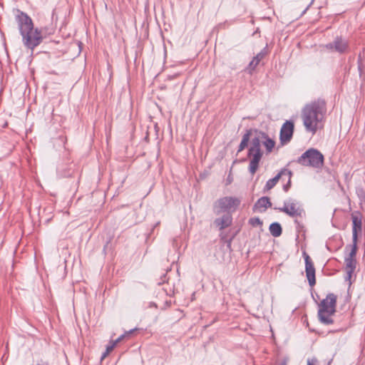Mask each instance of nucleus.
<instances>
[{
    "label": "nucleus",
    "mask_w": 365,
    "mask_h": 365,
    "mask_svg": "<svg viewBox=\"0 0 365 365\" xmlns=\"http://www.w3.org/2000/svg\"><path fill=\"white\" fill-rule=\"evenodd\" d=\"M323 154L316 148H309L297 160V163L302 166L313 168H321L324 165Z\"/></svg>",
    "instance_id": "5"
},
{
    "label": "nucleus",
    "mask_w": 365,
    "mask_h": 365,
    "mask_svg": "<svg viewBox=\"0 0 365 365\" xmlns=\"http://www.w3.org/2000/svg\"><path fill=\"white\" fill-rule=\"evenodd\" d=\"M249 224L252 227H257L262 225V222L258 217H252L249 220Z\"/></svg>",
    "instance_id": "20"
},
{
    "label": "nucleus",
    "mask_w": 365,
    "mask_h": 365,
    "mask_svg": "<svg viewBox=\"0 0 365 365\" xmlns=\"http://www.w3.org/2000/svg\"><path fill=\"white\" fill-rule=\"evenodd\" d=\"M303 257L305 262L306 276L309 286L313 287L316 284L315 267L312 259L306 252H303Z\"/></svg>",
    "instance_id": "10"
},
{
    "label": "nucleus",
    "mask_w": 365,
    "mask_h": 365,
    "mask_svg": "<svg viewBox=\"0 0 365 365\" xmlns=\"http://www.w3.org/2000/svg\"><path fill=\"white\" fill-rule=\"evenodd\" d=\"M261 143L260 131H259L257 135L252 139L247 153L248 158H251L248 169L252 175L257 172L263 155L260 148Z\"/></svg>",
    "instance_id": "4"
},
{
    "label": "nucleus",
    "mask_w": 365,
    "mask_h": 365,
    "mask_svg": "<svg viewBox=\"0 0 365 365\" xmlns=\"http://www.w3.org/2000/svg\"><path fill=\"white\" fill-rule=\"evenodd\" d=\"M272 206V202L268 197L264 196L257 200L255 202L253 210H259L260 212H264L267 208Z\"/></svg>",
    "instance_id": "17"
},
{
    "label": "nucleus",
    "mask_w": 365,
    "mask_h": 365,
    "mask_svg": "<svg viewBox=\"0 0 365 365\" xmlns=\"http://www.w3.org/2000/svg\"><path fill=\"white\" fill-rule=\"evenodd\" d=\"M327 103L322 98L307 103L302 109L301 117L305 130L314 135L320 128L327 114Z\"/></svg>",
    "instance_id": "1"
},
{
    "label": "nucleus",
    "mask_w": 365,
    "mask_h": 365,
    "mask_svg": "<svg viewBox=\"0 0 365 365\" xmlns=\"http://www.w3.org/2000/svg\"><path fill=\"white\" fill-rule=\"evenodd\" d=\"M15 19L22 36L24 45L33 51L43 41L41 31L38 29H34L31 19L26 13L19 9L16 10Z\"/></svg>",
    "instance_id": "2"
},
{
    "label": "nucleus",
    "mask_w": 365,
    "mask_h": 365,
    "mask_svg": "<svg viewBox=\"0 0 365 365\" xmlns=\"http://www.w3.org/2000/svg\"><path fill=\"white\" fill-rule=\"evenodd\" d=\"M260 137L262 144L264 146L266 149V153L269 154L272 153L273 148L275 146V141L271 138H269V135L263 131H260Z\"/></svg>",
    "instance_id": "16"
},
{
    "label": "nucleus",
    "mask_w": 365,
    "mask_h": 365,
    "mask_svg": "<svg viewBox=\"0 0 365 365\" xmlns=\"http://www.w3.org/2000/svg\"><path fill=\"white\" fill-rule=\"evenodd\" d=\"M241 200L235 197H222L216 200L212 205L213 212L216 215L222 213L232 215L240 206Z\"/></svg>",
    "instance_id": "6"
},
{
    "label": "nucleus",
    "mask_w": 365,
    "mask_h": 365,
    "mask_svg": "<svg viewBox=\"0 0 365 365\" xmlns=\"http://www.w3.org/2000/svg\"><path fill=\"white\" fill-rule=\"evenodd\" d=\"M292 173L291 170L286 168L281 170V171L276 176L267 181L264 187V192L272 189L280 179L284 180V177H292Z\"/></svg>",
    "instance_id": "12"
},
{
    "label": "nucleus",
    "mask_w": 365,
    "mask_h": 365,
    "mask_svg": "<svg viewBox=\"0 0 365 365\" xmlns=\"http://www.w3.org/2000/svg\"><path fill=\"white\" fill-rule=\"evenodd\" d=\"M307 365H314L310 359L307 360Z\"/></svg>",
    "instance_id": "26"
},
{
    "label": "nucleus",
    "mask_w": 365,
    "mask_h": 365,
    "mask_svg": "<svg viewBox=\"0 0 365 365\" xmlns=\"http://www.w3.org/2000/svg\"><path fill=\"white\" fill-rule=\"evenodd\" d=\"M281 365H286V364L285 363H282Z\"/></svg>",
    "instance_id": "27"
},
{
    "label": "nucleus",
    "mask_w": 365,
    "mask_h": 365,
    "mask_svg": "<svg viewBox=\"0 0 365 365\" xmlns=\"http://www.w3.org/2000/svg\"><path fill=\"white\" fill-rule=\"evenodd\" d=\"M325 47L329 50H334L340 53H345L349 48L348 42L341 37H336L332 43H327Z\"/></svg>",
    "instance_id": "13"
},
{
    "label": "nucleus",
    "mask_w": 365,
    "mask_h": 365,
    "mask_svg": "<svg viewBox=\"0 0 365 365\" xmlns=\"http://www.w3.org/2000/svg\"><path fill=\"white\" fill-rule=\"evenodd\" d=\"M267 54V48L266 46L252 58L248 66L245 68V71L249 74H252L256 67L259 65V62L266 56Z\"/></svg>",
    "instance_id": "14"
},
{
    "label": "nucleus",
    "mask_w": 365,
    "mask_h": 365,
    "mask_svg": "<svg viewBox=\"0 0 365 365\" xmlns=\"http://www.w3.org/2000/svg\"><path fill=\"white\" fill-rule=\"evenodd\" d=\"M358 195L361 197V198H365V192L361 189L358 191Z\"/></svg>",
    "instance_id": "25"
},
{
    "label": "nucleus",
    "mask_w": 365,
    "mask_h": 365,
    "mask_svg": "<svg viewBox=\"0 0 365 365\" xmlns=\"http://www.w3.org/2000/svg\"><path fill=\"white\" fill-rule=\"evenodd\" d=\"M115 344H110L106 346V351L102 354L101 359L107 356V355L113 349Z\"/></svg>",
    "instance_id": "22"
},
{
    "label": "nucleus",
    "mask_w": 365,
    "mask_h": 365,
    "mask_svg": "<svg viewBox=\"0 0 365 365\" xmlns=\"http://www.w3.org/2000/svg\"><path fill=\"white\" fill-rule=\"evenodd\" d=\"M275 210L284 212L290 217H302L304 215V210L301 203L294 199H289L284 202L282 207H274Z\"/></svg>",
    "instance_id": "7"
},
{
    "label": "nucleus",
    "mask_w": 365,
    "mask_h": 365,
    "mask_svg": "<svg viewBox=\"0 0 365 365\" xmlns=\"http://www.w3.org/2000/svg\"><path fill=\"white\" fill-rule=\"evenodd\" d=\"M357 252V245H352L351 251L347 257H345L344 262L346 264V280H350L352 274L354 273L356 265V261L355 259L356 255Z\"/></svg>",
    "instance_id": "8"
},
{
    "label": "nucleus",
    "mask_w": 365,
    "mask_h": 365,
    "mask_svg": "<svg viewBox=\"0 0 365 365\" xmlns=\"http://www.w3.org/2000/svg\"><path fill=\"white\" fill-rule=\"evenodd\" d=\"M336 296L329 293L319 304L318 318L321 323L329 325L334 323L332 316L336 312Z\"/></svg>",
    "instance_id": "3"
},
{
    "label": "nucleus",
    "mask_w": 365,
    "mask_h": 365,
    "mask_svg": "<svg viewBox=\"0 0 365 365\" xmlns=\"http://www.w3.org/2000/svg\"><path fill=\"white\" fill-rule=\"evenodd\" d=\"M352 220V245H357L358 235L362 231V217L360 212L351 213Z\"/></svg>",
    "instance_id": "9"
},
{
    "label": "nucleus",
    "mask_w": 365,
    "mask_h": 365,
    "mask_svg": "<svg viewBox=\"0 0 365 365\" xmlns=\"http://www.w3.org/2000/svg\"><path fill=\"white\" fill-rule=\"evenodd\" d=\"M251 135V130H247L246 133L243 135L241 143L238 147L237 153L242 151L247 146L250 140Z\"/></svg>",
    "instance_id": "19"
},
{
    "label": "nucleus",
    "mask_w": 365,
    "mask_h": 365,
    "mask_svg": "<svg viewBox=\"0 0 365 365\" xmlns=\"http://www.w3.org/2000/svg\"><path fill=\"white\" fill-rule=\"evenodd\" d=\"M232 223V216L230 213L225 214L220 217H217L214 220V225L218 227L220 230H223L225 228L231 226Z\"/></svg>",
    "instance_id": "15"
},
{
    "label": "nucleus",
    "mask_w": 365,
    "mask_h": 365,
    "mask_svg": "<svg viewBox=\"0 0 365 365\" xmlns=\"http://www.w3.org/2000/svg\"><path fill=\"white\" fill-rule=\"evenodd\" d=\"M168 281V279L166 277V274H164L161 279H160V282H158V284H164L165 282Z\"/></svg>",
    "instance_id": "24"
},
{
    "label": "nucleus",
    "mask_w": 365,
    "mask_h": 365,
    "mask_svg": "<svg viewBox=\"0 0 365 365\" xmlns=\"http://www.w3.org/2000/svg\"><path fill=\"white\" fill-rule=\"evenodd\" d=\"M294 123L290 120H287L283 123L279 133V140L282 145L291 140L294 133Z\"/></svg>",
    "instance_id": "11"
},
{
    "label": "nucleus",
    "mask_w": 365,
    "mask_h": 365,
    "mask_svg": "<svg viewBox=\"0 0 365 365\" xmlns=\"http://www.w3.org/2000/svg\"><path fill=\"white\" fill-rule=\"evenodd\" d=\"M134 330H135V329H131V330H130L129 331L125 332V334H123L120 335L118 339H116L115 341H113L112 342V344H115V346H116V344H117L118 342H120V341H121V340L125 337V336L126 334L133 333V332L134 331Z\"/></svg>",
    "instance_id": "21"
},
{
    "label": "nucleus",
    "mask_w": 365,
    "mask_h": 365,
    "mask_svg": "<svg viewBox=\"0 0 365 365\" xmlns=\"http://www.w3.org/2000/svg\"><path fill=\"white\" fill-rule=\"evenodd\" d=\"M291 178L292 177H284V178H287L288 180L287 183L283 186V190L285 192H287L291 186Z\"/></svg>",
    "instance_id": "23"
},
{
    "label": "nucleus",
    "mask_w": 365,
    "mask_h": 365,
    "mask_svg": "<svg viewBox=\"0 0 365 365\" xmlns=\"http://www.w3.org/2000/svg\"><path fill=\"white\" fill-rule=\"evenodd\" d=\"M270 234L274 237H279L282 233V228L279 222H272L269 227Z\"/></svg>",
    "instance_id": "18"
}]
</instances>
